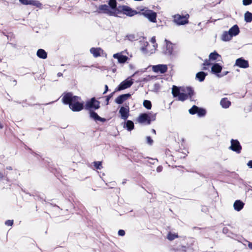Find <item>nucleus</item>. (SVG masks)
I'll return each mask as SVG.
<instances>
[{
  "label": "nucleus",
  "mask_w": 252,
  "mask_h": 252,
  "mask_svg": "<svg viewBox=\"0 0 252 252\" xmlns=\"http://www.w3.org/2000/svg\"><path fill=\"white\" fill-rule=\"evenodd\" d=\"M127 37L129 40H131L134 39L135 38L133 35H128L127 36Z\"/></svg>",
  "instance_id": "obj_40"
},
{
  "label": "nucleus",
  "mask_w": 252,
  "mask_h": 252,
  "mask_svg": "<svg viewBox=\"0 0 252 252\" xmlns=\"http://www.w3.org/2000/svg\"><path fill=\"white\" fill-rule=\"evenodd\" d=\"M244 206V203L240 200L235 201L233 204L234 209L237 211H241L243 208Z\"/></svg>",
  "instance_id": "obj_22"
},
{
  "label": "nucleus",
  "mask_w": 252,
  "mask_h": 252,
  "mask_svg": "<svg viewBox=\"0 0 252 252\" xmlns=\"http://www.w3.org/2000/svg\"><path fill=\"white\" fill-rule=\"evenodd\" d=\"M222 66L220 64V63H216L213 64L211 67V72L217 74V76L218 77H221L222 76V75H221L219 74L221 70H222Z\"/></svg>",
  "instance_id": "obj_17"
},
{
  "label": "nucleus",
  "mask_w": 252,
  "mask_h": 252,
  "mask_svg": "<svg viewBox=\"0 0 252 252\" xmlns=\"http://www.w3.org/2000/svg\"><path fill=\"white\" fill-rule=\"evenodd\" d=\"M143 105L144 106L148 109H151L152 107V104L151 102L149 100H145L143 102Z\"/></svg>",
  "instance_id": "obj_33"
},
{
  "label": "nucleus",
  "mask_w": 252,
  "mask_h": 252,
  "mask_svg": "<svg viewBox=\"0 0 252 252\" xmlns=\"http://www.w3.org/2000/svg\"><path fill=\"white\" fill-rule=\"evenodd\" d=\"M248 247L249 248V249H250L251 250H252V243L249 242V243H248Z\"/></svg>",
  "instance_id": "obj_42"
},
{
  "label": "nucleus",
  "mask_w": 252,
  "mask_h": 252,
  "mask_svg": "<svg viewBox=\"0 0 252 252\" xmlns=\"http://www.w3.org/2000/svg\"><path fill=\"white\" fill-rule=\"evenodd\" d=\"M121 13H123L128 16H132L138 13L126 5L117 6V16H118V15Z\"/></svg>",
  "instance_id": "obj_5"
},
{
  "label": "nucleus",
  "mask_w": 252,
  "mask_h": 252,
  "mask_svg": "<svg viewBox=\"0 0 252 252\" xmlns=\"http://www.w3.org/2000/svg\"><path fill=\"white\" fill-rule=\"evenodd\" d=\"M189 113L191 114L197 113L199 117L203 116L206 113V111L203 109L199 108L196 106L194 105L189 110Z\"/></svg>",
  "instance_id": "obj_14"
},
{
  "label": "nucleus",
  "mask_w": 252,
  "mask_h": 252,
  "mask_svg": "<svg viewBox=\"0 0 252 252\" xmlns=\"http://www.w3.org/2000/svg\"><path fill=\"white\" fill-rule=\"evenodd\" d=\"M221 60L220 55L218 54L216 52L211 53L209 56V60H205L203 63V69L206 70L207 68L206 66H208L211 64L210 61H220Z\"/></svg>",
  "instance_id": "obj_8"
},
{
  "label": "nucleus",
  "mask_w": 252,
  "mask_h": 252,
  "mask_svg": "<svg viewBox=\"0 0 252 252\" xmlns=\"http://www.w3.org/2000/svg\"><path fill=\"white\" fill-rule=\"evenodd\" d=\"M109 5L102 4L97 8L99 13H104L109 16L117 17V2L116 0H109Z\"/></svg>",
  "instance_id": "obj_3"
},
{
  "label": "nucleus",
  "mask_w": 252,
  "mask_h": 252,
  "mask_svg": "<svg viewBox=\"0 0 252 252\" xmlns=\"http://www.w3.org/2000/svg\"><path fill=\"white\" fill-rule=\"evenodd\" d=\"M155 86H156V87H157V88H159V86H158V84H155Z\"/></svg>",
  "instance_id": "obj_50"
},
{
  "label": "nucleus",
  "mask_w": 252,
  "mask_h": 252,
  "mask_svg": "<svg viewBox=\"0 0 252 252\" xmlns=\"http://www.w3.org/2000/svg\"><path fill=\"white\" fill-rule=\"evenodd\" d=\"M133 83V80L130 77H128L120 84L116 91H120L128 88L132 85Z\"/></svg>",
  "instance_id": "obj_10"
},
{
  "label": "nucleus",
  "mask_w": 252,
  "mask_h": 252,
  "mask_svg": "<svg viewBox=\"0 0 252 252\" xmlns=\"http://www.w3.org/2000/svg\"><path fill=\"white\" fill-rule=\"evenodd\" d=\"M19 1L25 5H32L37 7H40L41 4L35 0H19Z\"/></svg>",
  "instance_id": "obj_21"
},
{
  "label": "nucleus",
  "mask_w": 252,
  "mask_h": 252,
  "mask_svg": "<svg viewBox=\"0 0 252 252\" xmlns=\"http://www.w3.org/2000/svg\"><path fill=\"white\" fill-rule=\"evenodd\" d=\"M245 20L247 22H251L252 21V13L247 11L245 14Z\"/></svg>",
  "instance_id": "obj_30"
},
{
  "label": "nucleus",
  "mask_w": 252,
  "mask_h": 252,
  "mask_svg": "<svg viewBox=\"0 0 252 252\" xmlns=\"http://www.w3.org/2000/svg\"><path fill=\"white\" fill-rule=\"evenodd\" d=\"M126 125L128 130H131L134 127V124L131 121H127Z\"/></svg>",
  "instance_id": "obj_31"
},
{
  "label": "nucleus",
  "mask_w": 252,
  "mask_h": 252,
  "mask_svg": "<svg viewBox=\"0 0 252 252\" xmlns=\"http://www.w3.org/2000/svg\"><path fill=\"white\" fill-rule=\"evenodd\" d=\"M229 148L237 153H240L242 149L239 142L234 139L231 140V146Z\"/></svg>",
  "instance_id": "obj_15"
},
{
  "label": "nucleus",
  "mask_w": 252,
  "mask_h": 252,
  "mask_svg": "<svg viewBox=\"0 0 252 252\" xmlns=\"http://www.w3.org/2000/svg\"><path fill=\"white\" fill-rule=\"evenodd\" d=\"M85 108L86 109H97L99 108V102L93 97L87 101Z\"/></svg>",
  "instance_id": "obj_11"
},
{
  "label": "nucleus",
  "mask_w": 252,
  "mask_h": 252,
  "mask_svg": "<svg viewBox=\"0 0 252 252\" xmlns=\"http://www.w3.org/2000/svg\"><path fill=\"white\" fill-rule=\"evenodd\" d=\"M167 66L165 64H158L152 66V70L156 73H164L167 71Z\"/></svg>",
  "instance_id": "obj_13"
},
{
  "label": "nucleus",
  "mask_w": 252,
  "mask_h": 252,
  "mask_svg": "<svg viewBox=\"0 0 252 252\" xmlns=\"http://www.w3.org/2000/svg\"><path fill=\"white\" fill-rule=\"evenodd\" d=\"M3 128V125L0 122V128L1 129Z\"/></svg>",
  "instance_id": "obj_45"
},
{
  "label": "nucleus",
  "mask_w": 252,
  "mask_h": 252,
  "mask_svg": "<svg viewBox=\"0 0 252 252\" xmlns=\"http://www.w3.org/2000/svg\"><path fill=\"white\" fill-rule=\"evenodd\" d=\"M90 51L95 58L99 57L103 54V50L100 48H92L90 49Z\"/></svg>",
  "instance_id": "obj_20"
},
{
  "label": "nucleus",
  "mask_w": 252,
  "mask_h": 252,
  "mask_svg": "<svg viewBox=\"0 0 252 252\" xmlns=\"http://www.w3.org/2000/svg\"><path fill=\"white\" fill-rule=\"evenodd\" d=\"M142 46L141 47H145L147 48V47L149 46V43L147 41H143L142 42Z\"/></svg>",
  "instance_id": "obj_38"
},
{
  "label": "nucleus",
  "mask_w": 252,
  "mask_h": 252,
  "mask_svg": "<svg viewBox=\"0 0 252 252\" xmlns=\"http://www.w3.org/2000/svg\"><path fill=\"white\" fill-rule=\"evenodd\" d=\"M172 94L174 97L178 96V99L180 101H184L191 96L193 94V91L189 87L178 88L173 86Z\"/></svg>",
  "instance_id": "obj_2"
},
{
  "label": "nucleus",
  "mask_w": 252,
  "mask_h": 252,
  "mask_svg": "<svg viewBox=\"0 0 252 252\" xmlns=\"http://www.w3.org/2000/svg\"><path fill=\"white\" fill-rule=\"evenodd\" d=\"M119 113L122 119L126 120L129 116V107L128 106L121 107L119 110Z\"/></svg>",
  "instance_id": "obj_18"
},
{
  "label": "nucleus",
  "mask_w": 252,
  "mask_h": 252,
  "mask_svg": "<svg viewBox=\"0 0 252 252\" xmlns=\"http://www.w3.org/2000/svg\"><path fill=\"white\" fill-rule=\"evenodd\" d=\"M146 139H147V142L148 144H149L150 145L152 144L153 141L150 137H149V136L147 137Z\"/></svg>",
  "instance_id": "obj_37"
},
{
  "label": "nucleus",
  "mask_w": 252,
  "mask_h": 252,
  "mask_svg": "<svg viewBox=\"0 0 252 252\" xmlns=\"http://www.w3.org/2000/svg\"><path fill=\"white\" fill-rule=\"evenodd\" d=\"M232 37L229 32H224L221 35V39L224 41H228L231 40Z\"/></svg>",
  "instance_id": "obj_27"
},
{
  "label": "nucleus",
  "mask_w": 252,
  "mask_h": 252,
  "mask_svg": "<svg viewBox=\"0 0 252 252\" xmlns=\"http://www.w3.org/2000/svg\"><path fill=\"white\" fill-rule=\"evenodd\" d=\"M131 96L129 94H126L120 95L115 99V102L117 104H121L126 101Z\"/></svg>",
  "instance_id": "obj_19"
},
{
  "label": "nucleus",
  "mask_w": 252,
  "mask_h": 252,
  "mask_svg": "<svg viewBox=\"0 0 252 252\" xmlns=\"http://www.w3.org/2000/svg\"><path fill=\"white\" fill-rule=\"evenodd\" d=\"M165 42H166V53L169 55H171L172 53L173 50V44L169 41L165 40Z\"/></svg>",
  "instance_id": "obj_26"
},
{
  "label": "nucleus",
  "mask_w": 252,
  "mask_h": 252,
  "mask_svg": "<svg viewBox=\"0 0 252 252\" xmlns=\"http://www.w3.org/2000/svg\"><path fill=\"white\" fill-rule=\"evenodd\" d=\"M161 167H158L157 168V170H158V172L160 171H161Z\"/></svg>",
  "instance_id": "obj_44"
},
{
  "label": "nucleus",
  "mask_w": 252,
  "mask_h": 252,
  "mask_svg": "<svg viewBox=\"0 0 252 252\" xmlns=\"http://www.w3.org/2000/svg\"><path fill=\"white\" fill-rule=\"evenodd\" d=\"M252 3V0H243V4L244 5H248Z\"/></svg>",
  "instance_id": "obj_35"
},
{
  "label": "nucleus",
  "mask_w": 252,
  "mask_h": 252,
  "mask_svg": "<svg viewBox=\"0 0 252 252\" xmlns=\"http://www.w3.org/2000/svg\"><path fill=\"white\" fill-rule=\"evenodd\" d=\"M13 223V220H6L5 222V225L8 226H12Z\"/></svg>",
  "instance_id": "obj_36"
},
{
  "label": "nucleus",
  "mask_w": 252,
  "mask_h": 252,
  "mask_svg": "<svg viewBox=\"0 0 252 252\" xmlns=\"http://www.w3.org/2000/svg\"><path fill=\"white\" fill-rule=\"evenodd\" d=\"M62 99L63 103L69 104V108L73 111H80L84 108V103L80 97L74 96L70 93L64 94Z\"/></svg>",
  "instance_id": "obj_1"
},
{
  "label": "nucleus",
  "mask_w": 252,
  "mask_h": 252,
  "mask_svg": "<svg viewBox=\"0 0 252 252\" xmlns=\"http://www.w3.org/2000/svg\"><path fill=\"white\" fill-rule=\"evenodd\" d=\"M129 57H130V58H131V57H132V54L129 55Z\"/></svg>",
  "instance_id": "obj_51"
},
{
  "label": "nucleus",
  "mask_w": 252,
  "mask_h": 252,
  "mask_svg": "<svg viewBox=\"0 0 252 252\" xmlns=\"http://www.w3.org/2000/svg\"><path fill=\"white\" fill-rule=\"evenodd\" d=\"M141 14L147 18L150 22L156 23L157 22V13L147 8L141 10Z\"/></svg>",
  "instance_id": "obj_7"
},
{
  "label": "nucleus",
  "mask_w": 252,
  "mask_h": 252,
  "mask_svg": "<svg viewBox=\"0 0 252 252\" xmlns=\"http://www.w3.org/2000/svg\"><path fill=\"white\" fill-rule=\"evenodd\" d=\"M189 14L185 15H181L180 14H176L173 16V22L177 25H184L189 23Z\"/></svg>",
  "instance_id": "obj_6"
},
{
  "label": "nucleus",
  "mask_w": 252,
  "mask_h": 252,
  "mask_svg": "<svg viewBox=\"0 0 252 252\" xmlns=\"http://www.w3.org/2000/svg\"><path fill=\"white\" fill-rule=\"evenodd\" d=\"M235 65L240 68H247L249 67V64L248 61L240 58L236 60Z\"/></svg>",
  "instance_id": "obj_16"
},
{
  "label": "nucleus",
  "mask_w": 252,
  "mask_h": 252,
  "mask_svg": "<svg viewBox=\"0 0 252 252\" xmlns=\"http://www.w3.org/2000/svg\"><path fill=\"white\" fill-rule=\"evenodd\" d=\"M110 96H109V97H107V99H106V100L108 102L109 101V99L110 98Z\"/></svg>",
  "instance_id": "obj_49"
},
{
  "label": "nucleus",
  "mask_w": 252,
  "mask_h": 252,
  "mask_svg": "<svg viewBox=\"0 0 252 252\" xmlns=\"http://www.w3.org/2000/svg\"><path fill=\"white\" fill-rule=\"evenodd\" d=\"M126 53L128 54L127 50H125L124 51L114 54L113 55V57L118 60V62L120 63H125L128 60V57L124 55V54Z\"/></svg>",
  "instance_id": "obj_9"
},
{
  "label": "nucleus",
  "mask_w": 252,
  "mask_h": 252,
  "mask_svg": "<svg viewBox=\"0 0 252 252\" xmlns=\"http://www.w3.org/2000/svg\"><path fill=\"white\" fill-rule=\"evenodd\" d=\"M94 166L96 169H100L102 168L101 162L100 161L94 162Z\"/></svg>",
  "instance_id": "obj_34"
},
{
  "label": "nucleus",
  "mask_w": 252,
  "mask_h": 252,
  "mask_svg": "<svg viewBox=\"0 0 252 252\" xmlns=\"http://www.w3.org/2000/svg\"><path fill=\"white\" fill-rule=\"evenodd\" d=\"M228 32L231 36L233 37V36H236L239 33V29L237 25H234L229 29Z\"/></svg>",
  "instance_id": "obj_24"
},
{
  "label": "nucleus",
  "mask_w": 252,
  "mask_h": 252,
  "mask_svg": "<svg viewBox=\"0 0 252 252\" xmlns=\"http://www.w3.org/2000/svg\"><path fill=\"white\" fill-rule=\"evenodd\" d=\"M220 104L223 108H228L231 105V102L227 98H223L220 100Z\"/></svg>",
  "instance_id": "obj_25"
},
{
  "label": "nucleus",
  "mask_w": 252,
  "mask_h": 252,
  "mask_svg": "<svg viewBox=\"0 0 252 252\" xmlns=\"http://www.w3.org/2000/svg\"><path fill=\"white\" fill-rule=\"evenodd\" d=\"M228 71L225 72V73H224V74L222 76L226 75L228 73Z\"/></svg>",
  "instance_id": "obj_48"
},
{
  "label": "nucleus",
  "mask_w": 252,
  "mask_h": 252,
  "mask_svg": "<svg viewBox=\"0 0 252 252\" xmlns=\"http://www.w3.org/2000/svg\"><path fill=\"white\" fill-rule=\"evenodd\" d=\"M207 74L203 71L199 72L196 74V78L199 81L202 82L204 80Z\"/></svg>",
  "instance_id": "obj_29"
},
{
  "label": "nucleus",
  "mask_w": 252,
  "mask_h": 252,
  "mask_svg": "<svg viewBox=\"0 0 252 252\" xmlns=\"http://www.w3.org/2000/svg\"><path fill=\"white\" fill-rule=\"evenodd\" d=\"M247 165L250 168H252V160H250L247 163Z\"/></svg>",
  "instance_id": "obj_41"
},
{
  "label": "nucleus",
  "mask_w": 252,
  "mask_h": 252,
  "mask_svg": "<svg viewBox=\"0 0 252 252\" xmlns=\"http://www.w3.org/2000/svg\"><path fill=\"white\" fill-rule=\"evenodd\" d=\"M156 114L149 113L141 114L137 119L138 123L144 125H149L151 121L156 120Z\"/></svg>",
  "instance_id": "obj_4"
},
{
  "label": "nucleus",
  "mask_w": 252,
  "mask_h": 252,
  "mask_svg": "<svg viewBox=\"0 0 252 252\" xmlns=\"http://www.w3.org/2000/svg\"><path fill=\"white\" fill-rule=\"evenodd\" d=\"M105 91L103 92V94H105L108 91V86L107 85H106L105 86Z\"/></svg>",
  "instance_id": "obj_43"
},
{
  "label": "nucleus",
  "mask_w": 252,
  "mask_h": 252,
  "mask_svg": "<svg viewBox=\"0 0 252 252\" xmlns=\"http://www.w3.org/2000/svg\"><path fill=\"white\" fill-rule=\"evenodd\" d=\"M118 234L120 235V236H123L125 235V232L124 230H120L119 231H118Z\"/></svg>",
  "instance_id": "obj_39"
},
{
  "label": "nucleus",
  "mask_w": 252,
  "mask_h": 252,
  "mask_svg": "<svg viewBox=\"0 0 252 252\" xmlns=\"http://www.w3.org/2000/svg\"><path fill=\"white\" fill-rule=\"evenodd\" d=\"M152 132L154 133V134H156V130L155 129H152Z\"/></svg>",
  "instance_id": "obj_47"
},
{
  "label": "nucleus",
  "mask_w": 252,
  "mask_h": 252,
  "mask_svg": "<svg viewBox=\"0 0 252 252\" xmlns=\"http://www.w3.org/2000/svg\"><path fill=\"white\" fill-rule=\"evenodd\" d=\"M37 56L41 59H45L47 58V55L46 52L43 49H39L37 51Z\"/></svg>",
  "instance_id": "obj_28"
},
{
  "label": "nucleus",
  "mask_w": 252,
  "mask_h": 252,
  "mask_svg": "<svg viewBox=\"0 0 252 252\" xmlns=\"http://www.w3.org/2000/svg\"><path fill=\"white\" fill-rule=\"evenodd\" d=\"M90 117L95 120V121H98L102 122H105L106 120L104 118H101L99 117L97 113L94 111H91L90 112Z\"/></svg>",
  "instance_id": "obj_23"
},
{
  "label": "nucleus",
  "mask_w": 252,
  "mask_h": 252,
  "mask_svg": "<svg viewBox=\"0 0 252 252\" xmlns=\"http://www.w3.org/2000/svg\"><path fill=\"white\" fill-rule=\"evenodd\" d=\"M178 237V236L177 234L172 233L171 232L169 233L167 235V239L170 241L173 240L174 239Z\"/></svg>",
  "instance_id": "obj_32"
},
{
  "label": "nucleus",
  "mask_w": 252,
  "mask_h": 252,
  "mask_svg": "<svg viewBox=\"0 0 252 252\" xmlns=\"http://www.w3.org/2000/svg\"><path fill=\"white\" fill-rule=\"evenodd\" d=\"M147 48V49L150 50V49H151L152 48H152H151V47H150V46L149 45V46L147 47V48Z\"/></svg>",
  "instance_id": "obj_46"
},
{
  "label": "nucleus",
  "mask_w": 252,
  "mask_h": 252,
  "mask_svg": "<svg viewBox=\"0 0 252 252\" xmlns=\"http://www.w3.org/2000/svg\"><path fill=\"white\" fill-rule=\"evenodd\" d=\"M151 42L153 44L152 48L150 50L147 49L146 48L144 47H141V50L145 54H152L155 53L157 48L158 45L156 43V38L155 37H152L151 39Z\"/></svg>",
  "instance_id": "obj_12"
}]
</instances>
